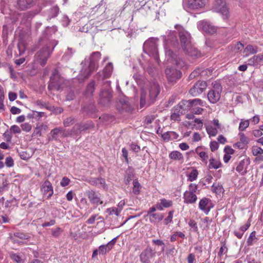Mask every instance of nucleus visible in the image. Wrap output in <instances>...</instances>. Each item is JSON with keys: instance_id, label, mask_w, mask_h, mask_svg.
I'll return each instance as SVG.
<instances>
[{"instance_id": "obj_37", "label": "nucleus", "mask_w": 263, "mask_h": 263, "mask_svg": "<svg viewBox=\"0 0 263 263\" xmlns=\"http://www.w3.org/2000/svg\"><path fill=\"white\" fill-rule=\"evenodd\" d=\"M92 184L98 186L99 187L105 188L106 186L105 180L102 178H98L92 181Z\"/></svg>"}, {"instance_id": "obj_46", "label": "nucleus", "mask_w": 263, "mask_h": 263, "mask_svg": "<svg viewBox=\"0 0 263 263\" xmlns=\"http://www.w3.org/2000/svg\"><path fill=\"white\" fill-rule=\"evenodd\" d=\"M63 131L61 128H55L50 132V135L53 139H56L57 135Z\"/></svg>"}, {"instance_id": "obj_41", "label": "nucleus", "mask_w": 263, "mask_h": 263, "mask_svg": "<svg viewBox=\"0 0 263 263\" xmlns=\"http://www.w3.org/2000/svg\"><path fill=\"white\" fill-rule=\"evenodd\" d=\"M251 152L253 156H257L263 154V149L256 145H254L251 148Z\"/></svg>"}, {"instance_id": "obj_9", "label": "nucleus", "mask_w": 263, "mask_h": 263, "mask_svg": "<svg viewBox=\"0 0 263 263\" xmlns=\"http://www.w3.org/2000/svg\"><path fill=\"white\" fill-rule=\"evenodd\" d=\"M198 186L194 183H191L186 190L183 193V198L184 203L186 204H193L197 200L196 192L197 191Z\"/></svg>"}, {"instance_id": "obj_29", "label": "nucleus", "mask_w": 263, "mask_h": 263, "mask_svg": "<svg viewBox=\"0 0 263 263\" xmlns=\"http://www.w3.org/2000/svg\"><path fill=\"white\" fill-rule=\"evenodd\" d=\"M250 226V223L247 222L245 225L241 226L238 230L234 232V235L239 239H241L244 232L248 229Z\"/></svg>"}, {"instance_id": "obj_38", "label": "nucleus", "mask_w": 263, "mask_h": 263, "mask_svg": "<svg viewBox=\"0 0 263 263\" xmlns=\"http://www.w3.org/2000/svg\"><path fill=\"white\" fill-rule=\"evenodd\" d=\"M198 175V171L196 168H193L191 172L187 175V180L193 182L197 179Z\"/></svg>"}, {"instance_id": "obj_63", "label": "nucleus", "mask_w": 263, "mask_h": 263, "mask_svg": "<svg viewBox=\"0 0 263 263\" xmlns=\"http://www.w3.org/2000/svg\"><path fill=\"white\" fill-rule=\"evenodd\" d=\"M11 258L14 261L17 263H21L22 261V259L21 257L17 254H14L12 255Z\"/></svg>"}, {"instance_id": "obj_28", "label": "nucleus", "mask_w": 263, "mask_h": 263, "mask_svg": "<svg viewBox=\"0 0 263 263\" xmlns=\"http://www.w3.org/2000/svg\"><path fill=\"white\" fill-rule=\"evenodd\" d=\"M149 217V220L151 223H156L161 221L164 218V214L160 213H155L153 214L147 216Z\"/></svg>"}, {"instance_id": "obj_53", "label": "nucleus", "mask_w": 263, "mask_h": 263, "mask_svg": "<svg viewBox=\"0 0 263 263\" xmlns=\"http://www.w3.org/2000/svg\"><path fill=\"white\" fill-rule=\"evenodd\" d=\"M107 212L109 214V215L115 214L118 216L120 212V210H119L118 209L115 208H108L107 209Z\"/></svg>"}, {"instance_id": "obj_20", "label": "nucleus", "mask_w": 263, "mask_h": 263, "mask_svg": "<svg viewBox=\"0 0 263 263\" xmlns=\"http://www.w3.org/2000/svg\"><path fill=\"white\" fill-rule=\"evenodd\" d=\"M250 161L249 158L241 160L236 168V170L241 175H245L247 172V169Z\"/></svg>"}, {"instance_id": "obj_44", "label": "nucleus", "mask_w": 263, "mask_h": 263, "mask_svg": "<svg viewBox=\"0 0 263 263\" xmlns=\"http://www.w3.org/2000/svg\"><path fill=\"white\" fill-rule=\"evenodd\" d=\"M95 90V83L92 82L87 86L86 93L88 95H91Z\"/></svg>"}, {"instance_id": "obj_62", "label": "nucleus", "mask_w": 263, "mask_h": 263, "mask_svg": "<svg viewBox=\"0 0 263 263\" xmlns=\"http://www.w3.org/2000/svg\"><path fill=\"white\" fill-rule=\"evenodd\" d=\"M243 47V45L242 43L240 42H237L234 46V51L235 52H238V51L242 50Z\"/></svg>"}, {"instance_id": "obj_43", "label": "nucleus", "mask_w": 263, "mask_h": 263, "mask_svg": "<svg viewBox=\"0 0 263 263\" xmlns=\"http://www.w3.org/2000/svg\"><path fill=\"white\" fill-rule=\"evenodd\" d=\"M189 226L193 229L195 232H198L197 223L194 219H190L188 222Z\"/></svg>"}, {"instance_id": "obj_55", "label": "nucleus", "mask_w": 263, "mask_h": 263, "mask_svg": "<svg viewBox=\"0 0 263 263\" xmlns=\"http://www.w3.org/2000/svg\"><path fill=\"white\" fill-rule=\"evenodd\" d=\"M201 72V70L199 69H195L193 71L189 76L190 79H193L197 76L199 75V74Z\"/></svg>"}, {"instance_id": "obj_34", "label": "nucleus", "mask_w": 263, "mask_h": 263, "mask_svg": "<svg viewBox=\"0 0 263 263\" xmlns=\"http://www.w3.org/2000/svg\"><path fill=\"white\" fill-rule=\"evenodd\" d=\"M94 126L93 124L91 122L77 124L75 125V128H79V130L84 131L85 130L89 129Z\"/></svg>"}, {"instance_id": "obj_12", "label": "nucleus", "mask_w": 263, "mask_h": 263, "mask_svg": "<svg viewBox=\"0 0 263 263\" xmlns=\"http://www.w3.org/2000/svg\"><path fill=\"white\" fill-rule=\"evenodd\" d=\"M198 29L206 34H214L217 31V27L210 22L203 20L197 23Z\"/></svg>"}, {"instance_id": "obj_16", "label": "nucleus", "mask_w": 263, "mask_h": 263, "mask_svg": "<svg viewBox=\"0 0 263 263\" xmlns=\"http://www.w3.org/2000/svg\"><path fill=\"white\" fill-rule=\"evenodd\" d=\"M156 252L149 247L146 248L140 255V260L143 263H149L156 255Z\"/></svg>"}, {"instance_id": "obj_1", "label": "nucleus", "mask_w": 263, "mask_h": 263, "mask_svg": "<svg viewBox=\"0 0 263 263\" xmlns=\"http://www.w3.org/2000/svg\"><path fill=\"white\" fill-rule=\"evenodd\" d=\"M175 28L179 32L180 45L184 53L192 57H200L201 55V53L194 47L192 42L190 33L186 31L180 25H176Z\"/></svg>"}, {"instance_id": "obj_58", "label": "nucleus", "mask_w": 263, "mask_h": 263, "mask_svg": "<svg viewBox=\"0 0 263 263\" xmlns=\"http://www.w3.org/2000/svg\"><path fill=\"white\" fill-rule=\"evenodd\" d=\"M22 129L26 132H29L31 129V126L30 124L25 123L21 125Z\"/></svg>"}, {"instance_id": "obj_23", "label": "nucleus", "mask_w": 263, "mask_h": 263, "mask_svg": "<svg viewBox=\"0 0 263 263\" xmlns=\"http://www.w3.org/2000/svg\"><path fill=\"white\" fill-rule=\"evenodd\" d=\"M248 64L250 66H256L259 65H263V53L253 56L248 60Z\"/></svg>"}, {"instance_id": "obj_5", "label": "nucleus", "mask_w": 263, "mask_h": 263, "mask_svg": "<svg viewBox=\"0 0 263 263\" xmlns=\"http://www.w3.org/2000/svg\"><path fill=\"white\" fill-rule=\"evenodd\" d=\"M57 44V43H54V42L52 43H49L47 46L43 47L37 52L35 58L41 65L44 66L46 64L47 59L50 57Z\"/></svg>"}, {"instance_id": "obj_59", "label": "nucleus", "mask_w": 263, "mask_h": 263, "mask_svg": "<svg viewBox=\"0 0 263 263\" xmlns=\"http://www.w3.org/2000/svg\"><path fill=\"white\" fill-rule=\"evenodd\" d=\"M210 148L212 152H214L218 148V143L216 141H212L210 143Z\"/></svg>"}, {"instance_id": "obj_50", "label": "nucleus", "mask_w": 263, "mask_h": 263, "mask_svg": "<svg viewBox=\"0 0 263 263\" xmlns=\"http://www.w3.org/2000/svg\"><path fill=\"white\" fill-rule=\"evenodd\" d=\"M152 242L154 244L156 245L161 246L162 247L161 251L162 252L164 251V247H164V243L163 241L162 240H160V239H153L152 240Z\"/></svg>"}, {"instance_id": "obj_56", "label": "nucleus", "mask_w": 263, "mask_h": 263, "mask_svg": "<svg viewBox=\"0 0 263 263\" xmlns=\"http://www.w3.org/2000/svg\"><path fill=\"white\" fill-rule=\"evenodd\" d=\"M10 130L14 134H20L21 132L20 127L15 125L11 126Z\"/></svg>"}, {"instance_id": "obj_17", "label": "nucleus", "mask_w": 263, "mask_h": 263, "mask_svg": "<svg viewBox=\"0 0 263 263\" xmlns=\"http://www.w3.org/2000/svg\"><path fill=\"white\" fill-rule=\"evenodd\" d=\"M165 74L170 82H175L177 80L179 79L181 76L180 71L175 68L168 67L165 70Z\"/></svg>"}, {"instance_id": "obj_10", "label": "nucleus", "mask_w": 263, "mask_h": 263, "mask_svg": "<svg viewBox=\"0 0 263 263\" xmlns=\"http://www.w3.org/2000/svg\"><path fill=\"white\" fill-rule=\"evenodd\" d=\"M222 87L221 85L217 82L213 83V88L208 93L209 101L213 104L218 102L221 98Z\"/></svg>"}, {"instance_id": "obj_52", "label": "nucleus", "mask_w": 263, "mask_h": 263, "mask_svg": "<svg viewBox=\"0 0 263 263\" xmlns=\"http://www.w3.org/2000/svg\"><path fill=\"white\" fill-rule=\"evenodd\" d=\"M156 118L155 115H148L145 117V122L146 124H151Z\"/></svg>"}, {"instance_id": "obj_4", "label": "nucleus", "mask_w": 263, "mask_h": 263, "mask_svg": "<svg viewBox=\"0 0 263 263\" xmlns=\"http://www.w3.org/2000/svg\"><path fill=\"white\" fill-rule=\"evenodd\" d=\"M205 102L200 99L182 100L179 103L177 108L182 107L186 111H190L195 115H201L204 111L202 107L205 106Z\"/></svg>"}, {"instance_id": "obj_36", "label": "nucleus", "mask_w": 263, "mask_h": 263, "mask_svg": "<svg viewBox=\"0 0 263 263\" xmlns=\"http://www.w3.org/2000/svg\"><path fill=\"white\" fill-rule=\"evenodd\" d=\"M218 128L212 124H208L206 126V130L210 136H215L218 133Z\"/></svg>"}, {"instance_id": "obj_64", "label": "nucleus", "mask_w": 263, "mask_h": 263, "mask_svg": "<svg viewBox=\"0 0 263 263\" xmlns=\"http://www.w3.org/2000/svg\"><path fill=\"white\" fill-rule=\"evenodd\" d=\"M170 132H165L161 135L162 138L165 141L170 140Z\"/></svg>"}, {"instance_id": "obj_48", "label": "nucleus", "mask_w": 263, "mask_h": 263, "mask_svg": "<svg viewBox=\"0 0 263 263\" xmlns=\"http://www.w3.org/2000/svg\"><path fill=\"white\" fill-rule=\"evenodd\" d=\"M173 214L174 211H171L168 212V216L165 218L163 221L164 224L167 225L172 221Z\"/></svg>"}, {"instance_id": "obj_40", "label": "nucleus", "mask_w": 263, "mask_h": 263, "mask_svg": "<svg viewBox=\"0 0 263 263\" xmlns=\"http://www.w3.org/2000/svg\"><path fill=\"white\" fill-rule=\"evenodd\" d=\"M257 239V237H256V232L253 231L250 234L247 241V243L248 246H252L254 244V242L255 241H256Z\"/></svg>"}, {"instance_id": "obj_60", "label": "nucleus", "mask_w": 263, "mask_h": 263, "mask_svg": "<svg viewBox=\"0 0 263 263\" xmlns=\"http://www.w3.org/2000/svg\"><path fill=\"white\" fill-rule=\"evenodd\" d=\"M228 249L226 246L225 244H223L220 248L219 252H218L219 256H222L223 254H226L227 252Z\"/></svg>"}, {"instance_id": "obj_8", "label": "nucleus", "mask_w": 263, "mask_h": 263, "mask_svg": "<svg viewBox=\"0 0 263 263\" xmlns=\"http://www.w3.org/2000/svg\"><path fill=\"white\" fill-rule=\"evenodd\" d=\"M209 0H182V7L186 11H197L203 9Z\"/></svg>"}, {"instance_id": "obj_3", "label": "nucleus", "mask_w": 263, "mask_h": 263, "mask_svg": "<svg viewBox=\"0 0 263 263\" xmlns=\"http://www.w3.org/2000/svg\"><path fill=\"white\" fill-rule=\"evenodd\" d=\"M160 92L159 86L156 82L148 83L147 88H142L140 97V106L144 107L153 103Z\"/></svg>"}, {"instance_id": "obj_54", "label": "nucleus", "mask_w": 263, "mask_h": 263, "mask_svg": "<svg viewBox=\"0 0 263 263\" xmlns=\"http://www.w3.org/2000/svg\"><path fill=\"white\" fill-rule=\"evenodd\" d=\"M5 164L7 167H12L14 165V161L12 157H8L6 158Z\"/></svg>"}, {"instance_id": "obj_21", "label": "nucleus", "mask_w": 263, "mask_h": 263, "mask_svg": "<svg viewBox=\"0 0 263 263\" xmlns=\"http://www.w3.org/2000/svg\"><path fill=\"white\" fill-rule=\"evenodd\" d=\"M211 203V200L207 198H203L201 199L199 202V209L203 211L206 215H208L212 208L210 206Z\"/></svg>"}, {"instance_id": "obj_51", "label": "nucleus", "mask_w": 263, "mask_h": 263, "mask_svg": "<svg viewBox=\"0 0 263 263\" xmlns=\"http://www.w3.org/2000/svg\"><path fill=\"white\" fill-rule=\"evenodd\" d=\"M52 235L54 237H58L62 232V230L58 227L55 229L51 230Z\"/></svg>"}, {"instance_id": "obj_49", "label": "nucleus", "mask_w": 263, "mask_h": 263, "mask_svg": "<svg viewBox=\"0 0 263 263\" xmlns=\"http://www.w3.org/2000/svg\"><path fill=\"white\" fill-rule=\"evenodd\" d=\"M74 122V118L73 117H69L66 118L64 121V125L65 126L67 127L73 124Z\"/></svg>"}, {"instance_id": "obj_45", "label": "nucleus", "mask_w": 263, "mask_h": 263, "mask_svg": "<svg viewBox=\"0 0 263 263\" xmlns=\"http://www.w3.org/2000/svg\"><path fill=\"white\" fill-rule=\"evenodd\" d=\"M160 201L163 208H169L172 206L173 205V202L172 200H169L165 198H162L161 199Z\"/></svg>"}, {"instance_id": "obj_39", "label": "nucleus", "mask_w": 263, "mask_h": 263, "mask_svg": "<svg viewBox=\"0 0 263 263\" xmlns=\"http://www.w3.org/2000/svg\"><path fill=\"white\" fill-rule=\"evenodd\" d=\"M141 185L137 179L133 181V192L135 195H138L140 193Z\"/></svg>"}, {"instance_id": "obj_33", "label": "nucleus", "mask_w": 263, "mask_h": 263, "mask_svg": "<svg viewBox=\"0 0 263 263\" xmlns=\"http://www.w3.org/2000/svg\"><path fill=\"white\" fill-rule=\"evenodd\" d=\"M221 163L218 160L211 158L209 160V168L217 169L221 166Z\"/></svg>"}, {"instance_id": "obj_35", "label": "nucleus", "mask_w": 263, "mask_h": 263, "mask_svg": "<svg viewBox=\"0 0 263 263\" xmlns=\"http://www.w3.org/2000/svg\"><path fill=\"white\" fill-rule=\"evenodd\" d=\"M189 124L193 126V128H195L197 130L201 129L203 126L202 120L198 118H196L194 121L190 122Z\"/></svg>"}, {"instance_id": "obj_47", "label": "nucleus", "mask_w": 263, "mask_h": 263, "mask_svg": "<svg viewBox=\"0 0 263 263\" xmlns=\"http://www.w3.org/2000/svg\"><path fill=\"white\" fill-rule=\"evenodd\" d=\"M202 222L204 224L203 229H209L210 227V224L212 222V220L210 219L208 217H205L202 219H201Z\"/></svg>"}, {"instance_id": "obj_57", "label": "nucleus", "mask_w": 263, "mask_h": 263, "mask_svg": "<svg viewBox=\"0 0 263 263\" xmlns=\"http://www.w3.org/2000/svg\"><path fill=\"white\" fill-rule=\"evenodd\" d=\"M70 182V179L66 177L62 178L60 184L62 186L65 187L69 184Z\"/></svg>"}, {"instance_id": "obj_31", "label": "nucleus", "mask_w": 263, "mask_h": 263, "mask_svg": "<svg viewBox=\"0 0 263 263\" xmlns=\"http://www.w3.org/2000/svg\"><path fill=\"white\" fill-rule=\"evenodd\" d=\"M169 158L173 160L183 161V156L182 153L177 151H172L169 154Z\"/></svg>"}, {"instance_id": "obj_14", "label": "nucleus", "mask_w": 263, "mask_h": 263, "mask_svg": "<svg viewBox=\"0 0 263 263\" xmlns=\"http://www.w3.org/2000/svg\"><path fill=\"white\" fill-rule=\"evenodd\" d=\"M86 194L91 204L98 206L103 203L101 198V194L99 192L91 190L87 191Z\"/></svg>"}, {"instance_id": "obj_11", "label": "nucleus", "mask_w": 263, "mask_h": 263, "mask_svg": "<svg viewBox=\"0 0 263 263\" xmlns=\"http://www.w3.org/2000/svg\"><path fill=\"white\" fill-rule=\"evenodd\" d=\"M213 9L215 11L220 12L222 14L223 19H227L229 17V11L224 0H215Z\"/></svg>"}, {"instance_id": "obj_26", "label": "nucleus", "mask_w": 263, "mask_h": 263, "mask_svg": "<svg viewBox=\"0 0 263 263\" xmlns=\"http://www.w3.org/2000/svg\"><path fill=\"white\" fill-rule=\"evenodd\" d=\"M17 238L21 240H26L29 238V235L24 234L21 232H16L14 233L13 236L11 237V239L13 243H21L23 242L18 240Z\"/></svg>"}, {"instance_id": "obj_15", "label": "nucleus", "mask_w": 263, "mask_h": 263, "mask_svg": "<svg viewBox=\"0 0 263 263\" xmlns=\"http://www.w3.org/2000/svg\"><path fill=\"white\" fill-rule=\"evenodd\" d=\"M207 84L205 81H198L190 89V93L193 96H197L206 89Z\"/></svg>"}, {"instance_id": "obj_6", "label": "nucleus", "mask_w": 263, "mask_h": 263, "mask_svg": "<svg viewBox=\"0 0 263 263\" xmlns=\"http://www.w3.org/2000/svg\"><path fill=\"white\" fill-rule=\"evenodd\" d=\"M158 39L152 37L146 41L143 45V50L149 56L152 57L157 61L159 62V54L158 50Z\"/></svg>"}, {"instance_id": "obj_24", "label": "nucleus", "mask_w": 263, "mask_h": 263, "mask_svg": "<svg viewBox=\"0 0 263 263\" xmlns=\"http://www.w3.org/2000/svg\"><path fill=\"white\" fill-rule=\"evenodd\" d=\"M179 106V104L174 107L173 109V112H172L171 116V119L174 121H180V117L181 115H183L185 113L186 110H184V109L182 107L177 108Z\"/></svg>"}, {"instance_id": "obj_7", "label": "nucleus", "mask_w": 263, "mask_h": 263, "mask_svg": "<svg viewBox=\"0 0 263 263\" xmlns=\"http://www.w3.org/2000/svg\"><path fill=\"white\" fill-rule=\"evenodd\" d=\"M66 81L61 77L58 71L54 70L50 77L48 88L49 90H59L66 85Z\"/></svg>"}, {"instance_id": "obj_27", "label": "nucleus", "mask_w": 263, "mask_h": 263, "mask_svg": "<svg viewBox=\"0 0 263 263\" xmlns=\"http://www.w3.org/2000/svg\"><path fill=\"white\" fill-rule=\"evenodd\" d=\"M42 190L44 194H48V198L50 197L53 193L52 186L49 181H45L42 185Z\"/></svg>"}, {"instance_id": "obj_61", "label": "nucleus", "mask_w": 263, "mask_h": 263, "mask_svg": "<svg viewBox=\"0 0 263 263\" xmlns=\"http://www.w3.org/2000/svg\"><path fill=\"white\" fill-rule=\"evenodd\" d=\"M133 178V174L132 173H127L125 177L124 181L125 184H128Z\"/></svg>"}, {"instance_id": "obj_19", "label": "nucleus", "mask_w": 263, "mask_h": 263, "mask_svg": "<svg viewBox=\"0 0 263 263\" xmlns=\"http://www.w3.org/2000/svg\"><path fill=\"white\" fill-rule=\"evenodd\" d=\"M111 97L109 88L102 89L100 94L99 103L103 106L107 105L110 101Z\"/></svg>"}, {"instance_id": "obj_18", "label": "nucleus", "mask_w": 263, "mask_h": 263, "mask_svg": "<svg viewBox=\"0 0 263 263\" xmlns=\"http://www.w3.org/2000/svg\"><path fill=\"white\" fill-rule=\"evenodd\" d=\"M163 37L166 45H169L170 44L173 46L178 45L177 37L174 31H167L166 32V34L163 35Z\"/></svg>"}, {"instance_id": "obj_30", "label": "nucleus", "mask_w": 263, "mask_h": 263, "mask_svg": "<svg viewBox=\"0 0 263 263\" xmlns=\"http://www.w3.org/2000/svg\"><path fill=\"white\" fill-rule=\"evenodd\" d=\"M258 47L257 46H253L251 45H247L244 49L243 53H246V55L249 54H254L258 52Z\"/></svg>"}, {"instance_id": "obj_2", "label": "nucleus", "mask_w": 263, "mask_h": 263, "mask_svg": "<svg viewBox=\"0 0 263 263\" xmlns=\"http://www.w3.org/2000/svg\"><path fill=\"white\" fill-rule=\"evenodd\" d=\"M100 57L101 53L100 52H94L92 53L88 60L85 59L81 63L82 69L78 77V79L80 82H82L87 79L91 73L98 68V62Z\"/></svg>"}, {"instance_id": "obj_32", "label": "nucleus", "mask_w": 263, "mask_h": 263, "mask_svg": "<svg viewBox=\"0 0 263 263\" xmlns=\"http://www.w3.org/2000/svg\"><path fill=\"white\" fill-rule=\"evenodd\" d=\"M113 71V65L111 63H108L103 69L104 78H108L110 77Z\"/></svg>"}, {"instance_id": "obj_25", "label": "nucleus", "mask_w": 263, "mask_h": 263, "mask_svg": "<svg viewBox=\"0 0 263 263\" xmlns=\"http://www.w3.org/2000/svg\"><path fill=\"white\" fill-rule=\"evenodd\" d=\"M33 0H18L17 5L21 10H25L32 7L34 5Z\"/></svg>"}, {"instance_id": "obj_42", "label": "nucleus", "mask_w": 263, "mask_h": 263, "mask_svg": "<svg viewBox=\"0 0 263 263\" xmlns=\"http://www.w3.org/2000/svg\"><path fill=\"white\" fill-rule=\"evenodd\" d=\"M249 126V120H241L239 125V130L241 131L244 130Z\"/></svg>"}, {"instance_id": "obj_22", "label": "nucleus", "mask_w": 263, "mask_h": 263, "mask_svg": "<svg viewBox=\"0 0 263 263\" xmlns=\"http://www.w3.org/2000/svg\"><path fill=\"white\" fill-rule=\"evenodd\" d=\"M116 238H114L105 245H101L98 248L99 254L105 255L112 248L116 242Z\"/></svg>"}, {"instance_id": "obj_13", "label": "nucleus", "mask_w": 263, "mask_h": 263, "mask_svg": "<svg viewBox=\"0 0 263 263\" xmlns=\"http://www.w3.org/2000/svg\"><path fill=\"white\" fill-rule=\"evenodd\" d=\"M165 53L168 57V60L175 64L178 68H183L185 66V62L179 57L174 54L170 49H165Z\"/></svg>"}]
</instances>
